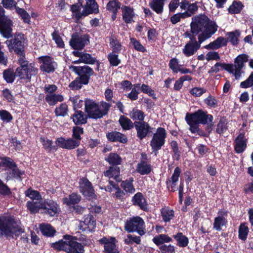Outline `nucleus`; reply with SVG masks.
<instances>
[{
  "label": "nucleus",
  "instance_id": "nucleus-1",
  "mask_svg": "<svg viewBox=\"0 0 253 253\" xmlns=\"http://www.w3.org/2000/svg\"><path fill=\"white\" fill-rule=\"evenodd\" d=\"M190 28L191 33L195 35H199V42L202 43L217 31L218 26L206 15L199 14L192 18Z\"/></svg>",
  "mask_w": 253,
  "mask_h": 253
},
{
  "label": "nucleus",
  "instance_id": "nucleus-2",
  "mask_svg": "<svg viewBox=\"0 0 253 253\" xmlns=\"http://www.w3.org/2000/svg\"><path fill=\"white\" fill-rule=\"evenodd\" d=\"M111 105L105 102L100 104L91 99L85 101V110L89 118L98 119L106 115Z\"/></svg>",
  "mask_w": 253,
  "mask_h": 253
},
{
  "label": "nucleus",
  "instance_id": "nucleus-3",
  "mask_svg": "<svg viewBox=\"0 0 253 253\" xmlns=\"http://www.w3.org/2000/svg\"><path fill=\"white\" fill-rule=\"evenodd\" d=\"M52 247L58 251H64L67 253H83L82 245L74 241L72 236L65 235L63 238L52 244Z\"/></svg>",
  "mask_w": 253,
  "mask_h": 253
},
{
  "label": "nucleus",
  "instance_id": "nucleus-4",
  "mask_svg": "<svg viewBox=\"0 0 253 253\" xmlns=\"http://www.w3.org/2000/svg\"><path fill=\"white\" fill-rule=\"evenodd\" d=\"M14 219L9 215L0 216V234L6 237H13V234L21 232Z\"/></svg>",
  "mask_w": 253,
  "mask_h": 253
},
{
  "label": "nucleus",
  "instance_id": "nucleus-5",
  "mask_svg": "<svg viewBox=\"0 0 253 253\" xmlns=\"http://www.w3.org/2000/svg\"><path fill=\"white\" fill-rule=\"evenodd\" d=\"M125 229L129 233L136 232L140 236L144 235L145 225L143 219L138 216H133L127 219L125 225Z\"/></svg>",
  "mask_w": 253,
  "mask_h": 253
},
{
  "label": "nucleus",
  "instance_id": "nucleus-6",
  "mask_svg": "<svg viewBox=\"0 0 253 253\" xmlns=\"http://www.w3.org/2000/svg\"><path fill=\"white\" fill-rule=\"evenodd\" d=\"M2 167L6 172V179H19L22 172L18 169L13 161L8 157L1 158Z\"/></svg>",
  "mask_w": 253,
  "mask_h": 253
},
{
  "label": "nucleus",
  "instance_id": "nucleus-7",
  "mask_svg": "<svg viewBox=\"0 0 253 253\" xmlns=\"http://www.w3.org/2000/svg\"><path fill=\"white\" fill-rule=\"evenodd\" d=\"M248 60V56L246 54L238 55L234 60V64H227L228 72L234 75L236 80H239L242 76L244 72L242 70L244 64Z\"/></svg>",
  "mask_w": 253,
  "mask_h": 253
},
{
  "label": "nucleus",
  "instance_id": "nucleus-8",
  "mask_svg": "<svg viewBox=\"0 0 253 253\" xmlns=\"http://www.w3.org/2000/svg\"><path fill=\"white\" fill-rule=\"evenodd\" d=\"M167 136L166 130L163 127H158L156 132L153 134L150 141V146L153 152H155L160 150L165 143V138Z\"/></svg>",
  "mask_w": 253,
  "mask_h": 253
},
{
  "label": "nucleus",
  "instance_id": "nucleus-9",
  "mask_svg": "<svg viewBox=\"0 0 253 253\" xmlns=\"http://www.w3.org/2000/svg\"><path fill=\"white\" fill-rule=\"evenodd\" d=\"M25 40V36L23 34L17 33L13 40H7L5 43L7 45L10 51L14 50L17 54L22 55Z\"/></svg>",
  "mask_w": 253,
  "mask_h": 253
},
{
  "label": "nucleus",
  "instance_id": "nucleus-10",
  "mask_svg": "<svg viewBox=\"0 0 253 253\" xmlns=\"http://www.w3.org/2000/svg\"><path fill=\"white\" fill-rule=\"evenodd\" d=\"M38 72V69L35 64L30 63L27 66L19 67L16 70V75L21 79L30 81L33 76H36Z\"/></svg>",
  "mask_w": 253,
  "mask_h": 253
},
{
  "label": "nucleus",
  "instance_id": "nucleus-11",
  "mask_svg": "<svg viewBox=\"0 0 253 253\" xmlns=\"http://www.w3.org/2000/svg\"><path fill=\"white\" fill-rule=\"evenodd\" d=\"M99 244L104 247V252L105 253H119L117 247V241L115 238L112 237H103L98 240Z\"/></svg>",
  "mask_w": 253,
  "mask_h": 253
},
{
  "label": "nucleus",
  "instance_id": "nucleus-12",
  "mask_svg": "<svg viewBox=\"0 0 253 253\" xmlns=\"http://www.w3.org/2000/svg\"><path fill=\"white\" fill-rule=\"evenodd\" d=\"M186 117L199 124L204 125L211 122L213 119L211 115L207 114L206 112L201 110L192 114H187Z\"/></svg>",
  "mask_w": 253,
  "mask_h": 253
},
{
  "label": "nucleus",
  "instance_id": "nucleus-13",
  "mask_svg": "<svg viewBox=\"0 0 253 253\" xmlns=\"http://www.w3.org/2000/svg\"><path fill=\"white\" fill-rule=\"evenodd\" d=\"M80 189L83 195L89 200H93L96 199V195L91 183L85 178H82L80 181Z\"/></svg>",
  "mask_w": 253,
  "mask_h": 253
},
{
  "label": "nucleus",
  "instance_id": "nucleus-14",
  "mask_svg": "<svg viewBox=\"0 0 253 253\" xmlns=\"http://www.w3.org/2000/svg\"><path fill=\"white\" fill-rule=\"evenodd\" d=\"M38 61L40 64L41 70L46 73L53 72L57 66L56 63L53 59L49 56L39 57Z\"/></svg>",
  "mask_w": 253,
  "mask_h": 253
},
{
  "label": "nucleus",
  "instance_id": "nucleus-15",
  "mask_svg": "<svg viewBox=\"0 0 253 253\" xmlns=\"http://www.w3.org/2000/svg\"><path fill=\"white\" fill-rule=\"evenodd\" d=\"M12 21L7 16H4L0 19V33L7 39L12 36Z\"/></svg>",
  "mask_w": 253,
  "mask_h": 253
},
{
  "label": "nucleus",
  "instance_id": "nucleus-16",
  "mask_svg": "<svg viewBox=\"0 0 253 253\" xmlns=\"http://www.w3.org/2000/svg\"><path fill=\"white\" fill-rule=\"evenodd\" d=\"M89 42L88 36L84 35H73L70 41V45L75 49H82Z\"/></svg>",
  "mask_w": 253,
  "mask_h": 253
},
{
  "label": "nucleus",
  "instance_id": "nucleus-17",
  "mask_svg": "<svg viewBox=\"0 0 253 253\" xmlns=\"http://www.w3.org/2000/svg\"><path fill=\"white\" fill-rule=\"evenodd\" d=\"M190 40L191 41L186 44L183 49V53L187 57L194 55L199 49L202 43H200L199 41L197 42L196 38H190Z\"/></svg>",
  "mask_w": 253,
  "mask_h": 253
},
{
  "label": "nucleus",
  "instance_id": "nucleus-18",
  "mask_svg": "<svg viewBox=\"0 0 253 253\" xmlns=\"http://www.w3.org/2000/svg\"><path fill=\"white\" fill-rule=\"evenodd\" d=\"M55 142L57 146L66 149H73L80 145L78 140L74 138L65 139L59 137L56 139Z\"/></svg>",
  "mask_w": 253,
  "mask_h": 253
},
{
  "label": "nucleus",
  "instance_id": "nucleus-19",
  "mask_svg": "<svg viewBox=\"0 0 253 253\" xmlns=\"http://www.w3.org/2000/svg\"><path fill=\"white\" fill-rule=\"evenodd\" d=\"M42 210L43 211L44 213L53 216L59 213V208L55 202L48 200L43 202Z\"/></svg>",
  "mask_w": 253,
  "mask_h": 253
},
{
  "label": "nucleus",
  "instance_id": "nucleus-20",
  "mask_svg": "<svg viewBox=\"0 0 253 253\" xmlns=\"http://www.w3.org/2000/svg\"><path fill=\"white\" fill-rule=\"evenodd\" d=\"M134 124L137 137L140 139L145 138L151 129L149 125L145 122H135Z\"/></svg>",
  "mask_w": 253,
  "mask_h": 253
},
{
  "label": "nucleus",
  "instance_id": "nucleus-21",
  "mask_svg": "<svg viewBox=\"0 0 253 253\" xmlns=\"http://www.w3.org/2000/svg\"><path fill=\"white\" fill-rule=\"evenodd\" d=\"M96 226V222L93 217L90 214L84 215V220L80 223V229L83 231H92Z\"/></svg>",
  "mask_w": 253,
  "mask_h": 253
},
{
  "label": "nucleus",
  "instance_id": "nucleus-22",
  "mask_svg": "<svg viewBox=\"0 0 253 253\" xmlns=\"http://www.w3.org/2000/svg\"><path fill=\"white\" fill-rule=\"evenodd\" d=\"M73 54L77 57H79L78 60L73 61L74 63H84L86 64H93L96 61V59L91 56L89 54L84 52H81L78 51L73 52Z\"/></svg>",
  "mask_w": 253,
  "mask_h": 253
},
{
  "label": "nucleus",
  "instance_id": "nucleus-23",
  "mask_svg": "<svg viewBox=\"0 0 253 253\" xmlns=\"http://www.w3.org/2000/svg\"><path fill=\"white\" fill-rule=\"evenodd\" d=\"M247 146V141L243 133H240L236 138L234 143V149L236 153H242Z\"/></svg>",
  "mask_w": 253,
  "mask_h": 253
},
{
  "label": "nucleus",
  "instance_id": "nucleus-24",
  "mask_svg": "<svg viewBox=\"0 0 253 253\" xmlns=\"http://www.w3.org/2000/svg\"><path fill=\"white\" fill-rule=\"evenodd\" d=\"M123 19L126 23H131L133 21V18L135 16L132 8L127 6L122 7Z\"/></svg>",
  "mask_w": 253,
  "mask_h": 253
},
{
  "label": "nucleus",
  "instance_id": "nucleus-25",
  "mask_svg": "<svg viewBox=\"0 0 253 253\" xmlns=\"http://www.w3.org/2000/svg\"><path fill=\"white\" fill-rule=\"evenodd\" d=\"M227 44V41L225 38L219 37L214 41L210 42L204 46L205 48L209 50L217 49L222 46H225Z\"/></svg>",
  "mask_w": 253,
  "mask_h": 253
},
{
  "label": "nucleus",
  "instance_id": "nucleus-26",
  "mask_svg": "<svg viewBox=\"0 0 253 253\" xmlns=\"http://www.w3.org/2000/svg\"><path fill=\"white\" fill-rule=\"evenodd\" d=\"M69 69L78 75L91 76L94 73L93 70L87 66L83 67L70 66H69Z\"/></svg>",
  "mask_w": 253,
  "mask_h": 253
},
{
  "label": "nucleus",
  "instance_id": "nucleus-27",
  "mask_svg": "<svg viewBox=\"0 0 253 253\" xmlns=\"http://www.w3.org/2000/svg\"><path fill=\"white\" fill-rule=\"evenodd\" d=\"M43 202V200L28 201L26 207L31 213H35L42 210Z\"/></svg>",
  "mask_w": 253,
  "mask_h": 253
},
{
  "label": "nucleus",
  "instance_id": "nucleus-28",
  "mask_svg": "<svg viewBox=\"0 0 253 253\" xmlns=\"http://www.w3.org/2000/svg\"><path fill=\"white\" fill-rule=\"evenodd\" d=\"M108 140L111 141H119L122 143L127 142V138L124 134L117 131H112L107 134Z\"/></svg>",
  "mask_w": 253,
  "mask_h": 253
},
{
  "label": "nucleus",
  "instance_id": "nucleus-29",
  "mask_svg": "<svg viewBox=\"0 0 253 253\" xmlns=\"http://www.w3.org/2000/svg\"><path fill=\"white\" fill-rule=\"evenodd\" d=\"M134 205L139 206L141 209L145 210L147 208V204L145 199L141 193H137L132 198Z\"/></svg>",
  "mask_w": 253,
  "mask_h": 253
},
{
  "label": "nucleus",
  "instance_id": "nucleus-30",
  "mask_svg": "<svg viewBox=\"0 0 253 253\" xmlns=\"http://www.w3.org/2000/svg\"><path fill=\"white\" fill-rule=\"evenodd\" d=\"M165 0H152L149 3V5L157 14H161L163 12Z\"/></svg>",
  "mask_w": 253,
  "mask_h": 253
},
{
  "label": "nucleus",
  "instance_id": "nucleus-31",
  "mask_svg": "<svg viewBox=\"0 0 253 253\" xmlns=\"http://www.w3.org/2000/svg\"><path fill=\"white\" fill-rule=\"evenodd\" d=\"M71 9L73 13V16H75L77 20H79L83 17L89 14L87 13V11L85 10V7L83 11L82 12H80L81 9V6L77 4L72 5L71 7Z\"/></svg>",
  "mask_w": 253,
  "mask_h": 253
},
{
  "label": "nucleus",
  "instance_id": "nucleus-32",
  "mask_svg": "<svg viewBox=\"0 0 253 253\" xmlns=\"http://www.w3.org/2000/svg\"><path fill=\"white\" fill-rule=\"evenodd\" d=\"M136 171L141 175L149 174L151 170V166L147 162L142 161L137 164Z\"/></svg>",
  "mask_w": 253,
  "mask_h": 253
},
{
  "label": "nucleus",
  "instance_id": "nucleus-33",
  "mask_svg": "<svg viewBox=\"0 0 253 253\" xmlns=\"http://www.w3.org/2000/svg\"><path fill=\"white\" fill-rule=\"evenodd\" d=\"M87 116L81 111H76L72 116V119L77 125L84 124L87 122Z\"/></svg>",
  "mask_w": 253,
  "mask_h": 253
},
{
  "label": "nucleus",
  "instance_id": "nucleus-34",
  "mask_svg": "<svg viewBox=\"0 0 253 253\" xmlns=\"http://www.w3.org/2000/svg\"><path fill=\"white\" fill-rule=\"evenodd\" d=\"M120 169L118 167H111L109 169L104 172V175L105 176L110 178H113L115 180L117 181L120 180L119 177Z\"/></svg>",
  "mask_w": 253,
  "mask_h": 253
},
{
  "label": "nucleus",
  "instance_id": "nucleus-35",
  "mask_svg": "<svg viewBox=\"0 0 253 253\" xmlns=\"http://www.w3.org/2000/svg\"><path fill=\"white\" fill-rule=\"evenodd\" d=\"M64 97L61 94H47L45 96V100L49 105H54L58 102H61L63 100Z\"/></svg>",
  "mask_w": 253,
  "mask_h": 253
},
{
  "label": "nucleus",
  "instance_id": "nucleus-36",
  "mask_svg": "<svg viewBox=\"0 0 253 253\" xmlns=\"http://www.w3.org/2000/svg\"><path fill=\"white\" fill-rule=\"evenodd\" d=\"M25 195L31 199L30 201L43 200L40 193L38 191L31 188H29L25 191Z\"/></svg>",
  "mask_w": 253,
  "mask_h": 253
},
{
  "label": "nucleus",
  "instance_id": "nucleus-37",
  "mask_svg": "<svg viewBox=\"0 0 253 253\" xmlns=\"http://www.w3.org/2000/svg\"><path fill=\"white\" fill-rule=\"evenodd\" d=\"M40 229L42 234L46 236H52L55 233V229L48 224H41L40 226Z\"/></svg>",
  "mask_w": 253,
  "mask_h": 253
},
{
  "label": "nucleus",
  "instance_id": "nucleus-38",
  "mask_svg": "<svg viewBox=\"0 0 253 253\" xmlns=\"http://www.w3.org/2000/svg\"><path fill=\"white\" fill-rule=\"evenodd\" d=\"M120 125L124 130H129L134 126V123L128 118L121 116L119 121Z\"/></svg>",
  "mask_w": 253,
  "mask_h": 253
},
{
  "label": "nucleus",
  "instance_id": "nucleus-39",
  "mask_svg": "<svg viewBox=\"0 0 253 253\" xmlns=\"http://www.w3.org/2000/svg\"><path fill=\"white\" fill-rule=\"evenodd\" d=\"M81 199L80 195L73 193L69 195V197H65L63 199V202L67 205H71L78 203Z\"/></svg>",
  "mask_w": 253,
  "mask_h": 253
},
{
  "label": "nucleus",
  "instance_id": "nucleus-40",
  "mask_svg": "<svg viewBox=\"0 0 253 253\" xmlns=\"http://www.w3.org/2000/svg\"><path fill=\"white\" fill-rule=\"evenodd\" d=\"M85 10L87 13H97L98 12V5L95 0H85Z\"/></svg>",
  "mask_w": 253,
  "mask_h": 253
},
{
  "label": "nucleus",
  "instance_id": "nucleus-41",
  "mask_svg": "<svg viewBox=\"0 0 253 253\" xmlns=\"http://www.w3.org/2000/svg\"><path fill=\"white\" fill-rule=\"evenodd\" d=\"M171 241V238L166 234H160L154 237L153 239V242L157 246L162 245L165 243H169Z\"/></svg>",
  "mask_w": 253,
  "mask_h": 253
},
{
  "label": "nucleus",
  "instance_id": "nucleus-42",
  "mask_svg": "<svg viewBox=\"0 0 253 253\" xmlns=\"http://www.w3.org/2000/svg\"><path fill=\"white\" fill-rule=\"evenodd\" d=\"M110 44L112 48V52L119 53L123 48L121 43L114 37L109 38Z\"/></svg>",
  "mask_w": 253,
  "mask_h": 253
},
{
  "label": "nucleus",
  "instance_id": "nucleus-43",
  "mask_svg": "<svg viewBox=\"0 0 253 253\" xmlns=\"http://www.w3.org/2000/svg\"><path fill=\"white\" fill-rule=\"evenodd\" d=\"M227 220L223 216H218L215 217L213 224V228L216 230L220 231L221 227L226 225Z\"/></svg>",
  "mask_w": 253,
  "mask_h": 253
},
{
  "label": "nucleus",
  "instance_id": "nucleus-44",
  "mask_svg": "<svg viewBox=\"0 0 253 253\" xmlns=\"http://www.w3.org/2000/svg\"><path fill=\"white\" fill-rule=\"evenodd\" d=\"M161 215L164 221L168 222L174 216V211L168 208H164L161 210Z\"/></svg>",
  "mask_w": 253,
  "mask_h": 253
},
{
  "label": "nucleus",
  "instance_id": "nucleus-45",
  "mask_svg": "<svg viewBox=\"0 0 253 253\" xmlns=\"http://www.w3.org/2000/svg\"><path fill=\"white\" fill-rule=\"evenodd\" d=\"M174 238L176 240L177 245L181 247H186L188 244V239L181 233H178L173 235Z\"/></svg>",
  "mask_w": 253,
  "mask_h": 253
},
{
  "label": "nucleus",
  "instance_id": "nucleus-46",
  "mask_svg": "<svg viewBox=\"0 0 253 253\" xmlns=\"http://www.w3.org/2000/svg\"><path fill=\"white\" fill-rule=\"evenodd\" d=\"M133 179L130 178L128 180L123 181L121 186L126 192L133 193L135 192V188L132 185Z\"/></svg>",
  "mask_w": 253,
  "mask_h": 253
},
{
  "label": "nucleus",
  "instance_id": "nucleus-47",
  "mask_svg": "<svg viewBox=\"0 0 253 253\" xmlns=\"http://www.w3.org/2000/svg\"><path fill=\"white\" fill-rule=\"evenodd\" d=\"M130 117L133 120L143 122L144 114L143 112L137 109H133L129 114Z\"/></svg>",
  "mask_w": 253,
  "mask_h": 253
},
{
  "label": "nucleus",
  "instance_id": "nucleus-48",
  "mask_svg": "<svg viewBox=\"0 0 253 253\" xmlns=\"http://www.w3.org/2000/svg\"><path fill=\"white\" fill-rule=\"evenodd\" d=\"M16 13L21 17L23 22L29 24L30 22V16L23 8L16 7Z\"/></svg>",
  "mask_w": 253,
  "mask_h": 253
},
{
  "label": "nucleus",
  "instance_id": "nucleus-49",
  "mask_svg": "<svg viewBox=\"0 0 253 253\" xmlns=\"http://www.w3.org/2000/svg\"><path fill=\"white\" fill-rule=\"evenodd\" d=\"M243 5L240 1H233L228 8V11L231 13H238L242 9Z\"/></svg>",
  "mask_w": 253,
  "mask_h": 253
},
{
  "label": "nucleus",
  "instance_id": "nucleus-50",
  "mask_svg": "<svg viewBox=\"0 0 253 253\" xmlns=\"http://www.w3.org/2000/svg\"><path fill=\"white\" fill-rule=\"evenodd\" d=\"M106 160L112 165H120L122 161L121 157L116 153H110Z\"/></svg>",
  "mask_w": 253,
  "mask_h": 253
},
{
  "label": "nucleus",
  "instance_id": "nucleus-51",
  "mask_svg": "<svg viewBox=\"0 0 253 253\" xmlns=\"http://www.w3.org/2000/svg\"><path fill=\"white\" fill-rule=\"evenodd\" d=\"M227 122L224 118L220 119L217 125L216 132L218 134L223 133L227 129Z\"/></svg>",
  "mask_w": 253,
  "mask_h": 253
},
{
  "label": "nucleus",
  "instance_id": "nucleus-52",
  "mask_svg": "<svg viewBox=\"0 0 253 253\" xmlns=\"http://www.w3.org/2000/svg\"><path fill=\"white\" fill-rule=\"evenodd\" d=\"M68 112V106L65 103H62L59 107H56L54 111L56 116L62 117L66 116Z\"/></svg>",
  "mask_w": 253,
  "mask_h": 253
},
{
  "label": "nucleus",
  "instance_id": "nucleus-53",
  "mask_svg": "<svg viewBox=\"0 0 253 253\" xmlns=\"http://www.w3.org/2000/svg\"><path fill=\"white\" fill-rule=\"evenodd\" d=\"M4 79L7 83H11L14 79L16 75V72L14 73L13 71L8 69L5 70L3 73Z\"/></svg>",
  "mask_w": 253,
  "mask_h": 253
},
{
  "label": "nucleus",
  "instance_id": "nucleus-54",
  "mask_svg": "<svg viewBox=\"0 0 253 253\" xmlns=\"http://www.w3.org/2000/svg\"><path fill=\"white\" fill-rule=\"evenodd\" d=\"M121 4L115 0L110 1L107 4V9L112 13H117Z\"/></svg>",
  "mask_w": 253,
  "mask_h": 253
},
{
  "label": "nucleus",
  "instance_id": "nucleus-55",
  "mask_svg": "<svg viewBox=\"0 0 253 253\" xmlns=\"http://www.w3.org/2000/svg\"><path fill=\"white\" fill-rule=\"evenodd\" d=\"M227 35L228 36L229 41L233 45H236L238 43V38L240 36V32L239 30L228 33Z\"/></svg>",
  "mask_w": 253,
  "mask_h": 253
},
{
  "label": "nucleus",
  "instance_id": "nucleus-56",
  "mask_svg": "<svg viewBox=\"0 0 253 253\" xmlns=\"http://www.w3.org/2000/svg\"><path fill=\"white\" fill-rule=\"evenodd\" d=\"M185 120L189 126V129L192 133H195L199 131V124L198 123L192 121L186 117H185Z\"/></svg>",
  "mask_w": 253,
  "mask_h": 253
},
{
  "label": "nucleus",
  "instance_id": "nucleus-57",
  "mask_svg": "<svg viewBox=\"0 0 253 253\" xmlns=\"http://www.w3.org/2000/svg\"><path fill=\"white\" fill-rule=\"evenodd\" d=\"M141 239L139 237L128 234L125 239V243L126 245H132L133 243L140 244Z\"/></svg>",
  "mask_w": 253,
  "mask_h": 253
},
{
  "label": "nucleus",
  "instance_id": "nucleus-58",
  "mask_svg": "<svg viewBox=\"0 0 253 253\" xmlns=\"http://www.w3.org/2000/svg\"><path fill=\"white\" fill-rule=\"evenodd\" d=\"M108 59L111 65L117 66L121 63V60L118 58V55L114 52H111L108 55Z\"/></svg>",
  "mask_w": 253,
  "mask_h": 253
},
{
  "label": "nucleus",
  "instance_id": "nucleus-59",
  "mask_svg": "<svg viewBox=\"0 0 253 253\" xmlns=\"http://www.w3.org/2000/svg\"><path fill=\"white\" fill-rule=\"evenodd\" d=\"M249 229L245 224H242L239 229V237L242 240L245 241L247 239Z\"/></svg>",
  "mask_w": 253,
  "mask_h": 253
},
{
  "label": "nucleus",
  "instance_id": "nucleus-60",
  "mask_svg": "<svg viewBox=\"0 0 253 253\" xmlns=\"http://www.w3.org/2000/svg\"><path fill=\"white\" fill-rule=\"evenodd\" d=\"M207 91V89L201 87H194L190 90V93L194 97H200Z\"/></svg>",
  "mask_w": 253,
  "mask_h": 253
},
{
  "label": "nucleus",
  "instance_id": "nucleus-61",
  "mask_svg": "<svg viewBox=\"0 0 253 253\" xmlns=\"http://www.w3.org/2000/svg\"><path fill=\"white\" fill-rule=\"evenodd\" d=\"M198 6L196 3H189L187 9V11L184 12V14H186V17L188 18L191 15L195 13L198 10Z\"/></svg>",
  "mask_w": 253,
  "mask_h": 253
},
{
  "label": "nucleus",
  "instance_id": "nucleus-62",
  "mask_svg": "<svg viewBox=\"0 0 253 253\" xmlns=\"http://www.w3.org/2000/svg\"><path fill=\"white\" fill-rule=\"evenodd\" d=\"M84 132L83 128L79 126H74L73 128V137L75 140H78L80 144L81 140V135Z\"/></svg>",
  "mask_w": 253,
  "mask_h": 253
},
{
  "label": "nucleus",
  "instance_id": "nucleus-63",
  "mask_svg": "<svg viewBox=\"0 0 253 253\" xmlns=\"http://www.w3.org/2000/svg\"><path fill=\"white\" fill-rule=\"evenodd\" d=\"M169 67L173 72L177 73L179 70L181 65L179 64L178 60L176 58H172L169 61Z\"/></svg>",
  "mask_w": 253,
  "mask_h": 253
},
{
  "label": "nucleus",
  "instance_id": "nucleus-64",
  "mask_svg": "<svg viewBox=\"0 0 253 253\" xmlns=\"http://www.w3.org/2000/svg\"><path fill=\"white\" fill-rule=\"evenodd\" d=\"M253 86V73H252L248 79L240 84V87L244 88Z\"/></svg>",
  "mask_w": 253,
  "mask_h": 253
}]
</instances>
